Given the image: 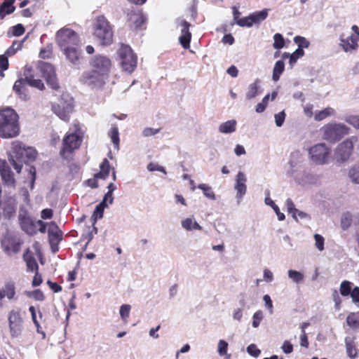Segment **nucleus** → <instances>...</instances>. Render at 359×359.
I'll list each match as a JSON object with an SVG mask.
<instances>
[{
    "label": "nucleus",
    "instance_id": "nucleus-1",
    "mask_svg": "<svg viewBox=\"0 0 359 359\" xmlns=\"http://www.w3.org/2000/svg\"><path fill=\"white\" fill-rule=\"evenodd\" d=\"M19 116L11 108L0 110V137L13 138L20 133Z\"/></svg>",
    "mask_w": 359,
    "mask_h": 359
},
{
    "label": "nucleus",
    "instance_id": "nucleus-2",
    "mask_svg": "<svg viewBox=\"0 0 359 359\" xmlns=\"http://www.w3.org/2000/svg\"><path fill=\"white\" fill-rule=\"evenodd\" d=\"M350 128L341 123H329L320 128L323 140L330 142H336L348 135Z\"/></svg>",
    "mask_w": 359,
    "mask_h": 359
},
{
    "label": "nucleus",
    "instance_id": "nucleus-3",
    "mask_svg": "<svg viewBox=\"0 0 359 359\" xmlns=\"http://www.w3.org/2000/svg\"><path fill=\"white\" fill-rule=\"evenodd\" d=\"M94 35L102 45H109L113 39L111 25L105 17L98 16L94 22Z\"/></svg>",
    "mask_w": 359,
    "mask_h": 359
},
{
    "label": "nucleus",
    "instance_id": "nucleus-4",
    "mask_svg": "<svg viewBox=\"0 0 359 359\" xmlns=\"http://www.w3.org/2000/svg\"><path fill=\"white\" fill-rule=\"evenodd\" d=\"M119 64L122 69L126 72L132 73L137 67V56L131 48L128 45L122 44L118 50Z\"/></svg>",
    "mask_w": 359,
    "mask_h": 359
},
{
    "label": "nucleus",
    "instance_id": "nucleus-5",
    "mask_svg": "<svg viewBox=\"0 0 359 359\" xmlns=\"http://www.w3.org/2000/svg\"><path fill=\"white\" fill-rule=\"evenodd\" d=\"M331 149L325 143H318L309 149L311 161L316 165L327 164L330 161Z\"/></svg>",
    "mask_w": 359,
    "mask_h": 359
},
{
    "label": "nucleus",
    "instance_id": "nucleus-6",
    "mask_svg": "<svg viewBox=\"0 0 359 359\" xmlns=\"http://www.w3.org/2000/svg\"><path fill=\"white\" fill-rule=\"evenodd\" d=\"M52 110L60 119L68 121L73 111V98L69 94H63L56 103L52 105Z\"/></svg>",
    "mask_w": 359,
    "mask_h": 359
},
{
    "label": "nucleus",
    "instance_id": "nucleus-7",
    "mask_svg": "<svg viewBox=\"0 0 359 359\" xmlns=\"http://www.w3.org/2000/svg\"><path fill=\"white\" fill-rule=\"evenodd\" d=\"M56 40L62 50L67 49L69 47L79 45L78 34L67 27H63L56 33Z\"/></svg>",
    "mask_w": 359,
    "mask_h": 359
},
{
    "label": "nucleus",
    "instance_id": "nucleus-8",
    "mask_svg": "<svg viewBox=\"0 0 359 359\" xmlns=\"http://www.w3.org/2000/svg\"><path fill=\"white\" fill-rule=\"evenodd\" d=\"M353 140L356 141L357 137H351L338 144L334 151L337 161L344 162L349 158L353 149Z\"/></svg>",
    "mask_w": 359,
    "mask_h": 359
},
{
    "label": "nucleus",
    "instance_id": "nucleus-9",
    "mask_svg": "<svg viewBox=\"0 0 359 359\" xmlns=\"http://www.w3.org/2000/svg\"><path fill=\"white\" fill-rule=\"evenodd\" d=\"M107 77L92 69L83 74L81 77L82 82L93 88H100L102 87Z\"/></svg>",
    "mask_w": 359,
    "mask_h": 359
},
{
    "label": "nucleus",
    "instance_id": "nucleus-10",
    "mask_svg": "<svg viewBox=\"0 0 359 359\" xmlns=\"http://www.w3.org/2000/svg\"><path fill=\"white\" fill-rule=\"evenodd\" d=\"M8 319L11 336L13 338L20 337L23 328L20 312L12 310L8 313Z\"/></svg>",
    "mask_w": 359,
    "mask_h": 359
},
{
    "label": "nucleus",
    "instance_id": "nucleus-11",
    "mask_svg": "<svg viewBox=\"0 0 359 359\" xmlns=\"http://www.w3.org/2000/svg\"><path fill=\"white\" fill-rule=\"evenodd\" d=\"M39 69L48 85L53 89H57L59 87L55 71L52 65L48 62H41L39 65Z\"/></svg>",
    "mask_w": 359,
    "mask_h": 359
},
{
    "label": "nucleus",
    "instance_id": "nucleus-12",
    "mask_svg": "<svg viewBox=\"0 0 359 359\" xmlns=\"http://www.w3.org/2000/svg\"><path fill=\"white\" fill-rule=\"evenodd\" d=\"M92 69L108 77L111 67V60L106 56L97 55L91 61Z\"/></svg>",
    "mask_w": 359,
    "mask_h": 359
},
{
    "label": "nucleus",
    "instance_id": "nucleus-13",
    "mask_svg": "<svg viewBox=\"0 0 359 359\" xmlns=\"http://www.w3.org/2000/svg\"><path fill=\"white\" fill-rule=\"evenodd\" d=\"M177 27H180L181 34L179 37L180 44L184 49L190 47L191 34L189 32L190 23L185 20L178 19L177 20Z\"/></svg>",
    "mask_w": 359,
    "mask_h": 359
},
{
    "label": "nucleus",
    "instance_id": "nucleus-14",
    "mask_svg": "<svg viewBox=\"0 0 359 359\" xmlns=\"http://www.w3.org/2000/svg\"><path fill=\"white\" fill-rule=\"evenodd\" d=\"M36 157V151L32 147H25L23 152V158L20 159L19 162L15 161L12 156H10L9 161L14 169L18 173H20L22 168V163H27V161H32Z\"/></svg>",
    "mask_w": 359,
    "mask_h": 359
},
{
    "label": "nucleus",
    "instance_id": "nucleus-15",
    "mask_svg": "<svg viewBox=\"0 0 359 359\" xmlns=\"http://www.w3.org/2000/svg\"><path fill=\"white\" fill-rule=\"evenodd\" d=\"M81 141V137L77 132L67 134L63 140L62 151L72 152L80 147Z\"/></svg>",
    "mask_w": 359,
    "mask_h": 359
},
{
    "label": "nucleus",
    "instance_id": "nucleus-16",
    "mask_svg": "<svg viewBox=\"0 0 359 359\" xmlns=\"http://www.w3.org/2000/svg\"><path fill=\"white\" fill-rule=\"evenodd\" d=\"M247 177L246 175L242 172L238 171L235 177L234 189L236 191V198L238 199V203H240L244 195L247 191Z\"/></svg>",
    "mask_w": 359,
    "mask_h": 359
},
{
    "label": "nucleus",
    "instance_id": "nucleus-17",
    "mask_svg": "<svg viewBox=\"0 0 359 359\" xmlns=\"http://www.w3.org/2000/svg\"><path fill=\"white\" fill-rule=\"evenodd\" d=\"M21 243L18 238L11 236H5L1 240V246L4 251L8 255L17 254L20 249Z\"/></svg>",
    "mask_w": 359,
    "mask_h": 359
},
{
    "label": "nucleus",
    "instance_id": "nucleus-18",
    "mask_svg": "<svg viewBox=\"0 0 359 359\" xmlns=\"http://www.w3.org/2000/svg\"><path fill=\"white\" fill-rule=\"evenodd\" d=\"M339 46L346 53L355 50L358 48V43L359 39L358 36H355V34H351L348 37H345V35L341 34L339 36Z\"/></svg>",
    "mask_w": 359,
    "mask_h": 359
},
{
    "label": "nucleus",
    "instance_id": "nucleus-19",
    "mask_svg": "<svg viewBox=\"0 0 359 359\" xmlns=\"http://www.w3.org/2000/svg\"><path fill=\"white\" fill-rule=\"evenodd\" d=\"M0 175L4 183L6 186L11 187H15V180L13 177V174L5 160L0 159Z\"/></svg>",
    "mask_w": 359,
    "mask_h": 359
},
{
    "label": "nucleus",
    "instance_id": "nucleus-20",
    "mask_svg": "<svg viewBox=\"0 0 359 359\" xmlns=\"http://www.w3.org/2000/svg\"><path fill=\"white\" fill-rule=\"evenodd\" d=\"M15 294V283L13 281L6 282L4 287L0 288V308L3 306L2 300L5 297L10 301L17 300Z\"/></svg>",
    "mask_w": 359,
    "mask_h": 359
},
{
    "label": "nucleus",
    "instance_id": "nucleus-21",
    "mask_svg": "<svg viewBox=\"0 0 359 359\" xmlns=\"http://www.w3.org/2000/svg\"><path fill=\"white\" fill-rule=\"evenodd\" d=\"M261 81L259 79H256L254 82L250 83L247 88L245 93V99L250 100L256 97V96L260 95L262 93L261 89Z\"/></svg>",
    "mask_w": 359,
    "mask_h": 359
},
{
    "label": "nucleus",
    "instance_id": "nucleus-22",
    "mask_svg": "<svg viewBox=\"0 0 359 359\" xmlns=\"http://www.w3.org/2000/svg\"><path fill=\"white\" fill-rule=\"evenodd\" d=\"M48 233L49 242L52 246L54 244H57L61 240L62 232L59 230L57 226L53 222L50 223Z\"/></svg>",
    "mask_w": 359,
    "mask_h": 359
},
{
    "label": "nucleus",
    "instance_id": "nucleus-23",
    "mask_svg": "<svg viewBox=\"0 0 359 359\" xmlns=\"http://www.w3.org/2000/svg\"><path fill=\"white\" fill-rule=\"evenodd\" d=\"M145 18L140 11H132L128 14L130 26L133 28H139L144 22Z\"/></svg>",
    "mask_w": 359,
    "mask_h": 359
},
{
    "label": "nucleus",
    "instance_id": "nucleus-24",
    "mask_svg": "<svg viewBox=\"0 0 359 359\" xmlns=\"http://www.w3.org/2000/svg\"><path fill=\"white\" fill-rule=\"evenodd\" d=\"M181 226L183 229L187 231L202 230V226L196 222L194 217L183 219L181 221Z\"/></svg>",
    "mask_w": 359,
    "mask_h": 359
},
{
    "label": "nucleus",
    "instance_id": "nucleus-25",
    "mask_svg": "<svg viewBox=\"0 0 359 359\" xmlns=\"http://www.w3.org/2000/svg\"><path fill=\"white\" fill-rule=\"evenodd\" d=\"M295 180L302 185L311 184L316 182V177L313 174L304 171L294 176Z\"/></svg>",
    "mask_w": 359,
    "mask_h": 359
},
{
    "label": "nucleus",
    "instance_id": "nucleus-26",
    "mask_svg": "<svg viewBox=\"0 0 359 359\" xmlns=\"http://www.w3.org/2000/svg\"><path fill=\"white\" fill-rule=\"evenodd\" d=\"M79 46H73L69 47L67 49H63V52L67 58L72 63L75 64L79 59L81 52L79 49Z\"/></svg>",
    "mask_w": 359,
    "mask_h": 359
},
{
    "label": "nucleus",
    "instance_id": "nucleus-27",
    "mask_svg": "<svg viewBox=\"0 0 359 359\" xmlns=\"http://www.w3.org/2000/svg\"><path fill=\"white\" fill-rule=\"evenodd\" d=\"M26 81L25 79H20L15 82L13 86V90L20 96V97L23 100H27L29 99V95L26 93V88L25 84Z\"/></svg>",
    "mask_w": 359,
    "mask_h": 359
},
{
    "label": "nucleus",
    "instance_id": "nucleus-28",
    "mask_svg": "<svg viewBox=\"0 0 359 359\" xmlns=\"http://www.w3.org/2000/svg\"><path fill=\"white\" fill-rule=\"evenodd\" d=\"M237 122L236 120H229L219 126L218 130L223 134H231L236 131Z\"/></svg>",
    "mask_w": 359,
    "mask_h": 359
},
{
    "label": "nucleus",
    "instance_id": "nucleus-29",
    "mask_svg": "<svg viewBox=\"0 0 359 359\" xmlns=\"http://www.w3.org/2000/svg\"><path fill=\"white\" fill-rule=\"evenodd\" d=\"M22 229L29 235L36 233L35 226L29 217H23L20 218Z\"/></svg>",
    "mask_w": 359,
    "mask_h": 359
},
{
    "label": "nucleus",
    "instance_id": "nucleus-30",
    "mask_svg": "<svg viewBox=\"0 0 359 359\" xmlns=\"http://www.w3.org/2000/svg\"><path fill=\"white\" fill-rule=\"evenodd\" d=\"M25 149V147L22 145V142L19 141L13 142L11 144V150L15 156H11L13 157V158H16L15 161L19 162L20 159L23 158V152Z\"/></svg>",
    "mask_w": 359,
    "mask_h": 359
},
{
    "label": "nucleus",
    "instance_id": "nucleus-31",
    "mask_svg": "<svg viewBox=\"0 0 359 359\" xmlns=\"http://www.w3.org/2000/svg\"><path fill=\"white\" fill-rule=\"evenodd\" d=\"M15 0H4L0 6V19L4 18L6 15L12 13L15 11L13 6Z\"/></svg>",
    "mask_w": 359,
    "mask_h": 359
},
{
    "label": "nucleus",
    "instance_id": "nucleus-32",
    "mask_svg": "<svg viewBox=\"0 0 359 359\" xmlns=\"http://www.w3.org/2000/svg\"><path fill=\"white\" fill-rule=\"evenodd\" d=\"M335 114V110L332 107H326L323 110L317 111L314 114V119L317 121L324 120L328 116H331Z\"/></svg>",
    "mask_w": 359,
    "mask_h": 359
},
{
    "label": "nucleus",
    "instance_id": "nucleus-33",
    "mask_svg": "<svg viewBox=\"0 0 359 359\" xmlns=\"http://www.w3.org/2000/svg\"><path fill=\"white\" fill-rule=\"evenodd\" d=\"M285 69V64L283 60H278L273 69L272 79L273 81H278L280 79V75Z\"/></svg>",
    "mask_w": 359,
    "mask_h": 359
},
{
    "label": "nucleus",
    "instance_id": "nucleus-34",
    "mask_svg": "<svg viewBox=\"0 0 359 359\" xmlns=\"http://www.w3.org/2000/svg\"><path fill=\"white\" fill-rule=\"evenodd\" d=\"M287 275L292 282L295 284H301L304 282V275L300 271L290 269L287 271Z\"/></svg>",
    "mask_w": 359,
    "mask_h": 359
},
{
    "label": "nucleus",
    "instance_id": "nucleus-35",
    "mask_svg": "<svg viewBox=\"0 0 359 359\" xmlns=\"http://www.w3.org/2000/svg\"><path fill=\"white\" fill-rule=\"evenodd\" d=\"M109 163L105 158L100 165V171L95 175V177L103 180L106 179L109 176Z\"/></svg>",
    "mask_w": 359,
    "mask_h": 359
},
{
    "label": "nucleus",
    "instance_id": "nucleus-36",
    "mask_svg": "<svg viewBox=\"0 0 359 359\" xmlns=\"http://www.w3.org/2000/svg\"><path fill=\"white\" fill-rule=\"evenodd\" d=\"M353 215L351 212H346L342 214L341 217V227L343 230H347L352 224Z\"/></svg>",
    "mask_w": 359,
    "mask_h": 359
},
{
    "label": "nucleus",
    "instance_id": "nucleus-37",
    "mask_svg": "<svg viewBox=\"0 0 359 359\" xmlns=\"http://www.w3.org/2000/svg\"><path fill=\"white\" fill-rule=\"evenodd\" d=\"M345 344L346 348V353L349 358H355L357 357V351L353 344V341L350 337H346Z\"/></svg>",
    "mask_w": 359,
    "mask_h": 359
},
{
    "label": "nucleus",
    "instance_id": "nucleus-38",
    "mask_svg": "<svg viewBox=\"0 0 359 359\" xmlns=\"http://www.w3.org/2000/svg\"><path fill=\"white\" fill-rule=\"evenodd\" d=\"M24 259L26 262L27 269L30 271H38L39 266L35 259L32 256L24 255Z\"/></svg>",
    "mask_w": 359,
    "mask_h": 359
},
{
    "label": "nucleus",
    "instance_id": "nucleus-39",
    "mask_svg": "<svg viewBox=\"0 0 359 359\" xmlns=\"http://www.w3.org/2000/svg\"><path fill=\"white\" fill-rule=\"evenodd\" d=\"M227 348L228 343L223 339L219 340L217 344V352L220 356H226L225 359H229L231 356L227 354Z\"/></svg>",
    "mask_w": 359,
    "mask_h": 359
},
{
    "label": "nucleus",
    "instance_id": "nucleus-40",
    "mask_svg": "<svg viewBox=\"0 0 359 359\" xmlns=\"http://www.w3.org/2000/svg\"><path fill=\"white\" fill-rule=\"evenodd\" d=\"M25 81L27 85L39 90H43L44 88V84L41 80L36 79L33 76H26Z\"/></svg>",
    "mask_w": 359,
    "mask_h": 359
},
{
    "label": "nucleus",
    "instance_id": "nucleus-41",
    "mask_svg": "<svg viewBox=\"0 0 359 359\" xmlns=\"http://www.w3.org/2000/svg\"><path fill=\"white\" fill-rule=\"evenodd\" d=\"M250 15L252 19L253 24H257L264 20L268 15V13L266 10H262L258 12L253 13L252 14Z\"/></svg>",
    "mask_w": 359,
    "mask_h": 359
},
{
    "label": "nucleus",
    "instance_id": "nucleus-42",
    "mask_svg": "<svg viewBox=\"0 0 359 359\" xmlns=\"http://www.w3.org/2000/svg\"><path fill=\"white\" fill-rule=\"evenodd\" d=\"M106 208L107 207L102 203H100L96 206L92 216L93 224H95L97 219H102L103 217V212Z\"/></svg>",
    "mask_w": 359,
    "mask_h": 359
},
{
    "label": "nucleus",
    "instance_id": "nucleus-43",
    "mask_svg": "<svg viewBox=\"0 0 359 359\" xmlns=\"http://www.w3.org/2000/svg\"><path fill=\"white\" fill-rule=\"evenodd\" d=\"M352 285L353 283L350 281H342L339 289L341 294L344 297L350 295L352 290Z\"/></svg>",
    "mask_w": 359,
    "mask_h": 359
},
{
    "label": "nucleus",
    "instance_id": "nucleus-44",
    "mask_svg": "<svg viewBox=\"0 0 359 359\" xmlns=\"http://www.w3.org/2000/svg\"><path fill=\"white\" fill-rule=\"evenodd\" d=\"M131 306L130 304H123L120 306L119 314L123 321L127 322Z\"/></svg>",
    "mask_w": 359,
    "mask_h": 359
},
{
    "label": "nucleus",
    "instance_id": "nucleus-45",
    "mask_svg": "<svg viewBox=\"0 0 359 359\" xmlns=\"http://www.w3.org/2000/svg\"><path fill=\"white\" fill-rule=\"evenodd\" d=\"M198 188L203 191L205 197L211 200H215V194L210 187L205 184H198Z\"/></svg>",
    "mask_w": 359,
    "mask_h": 359
},
{
    "label": "nucleus",
    "instance_id": "nucleus-46",
    "mask_svg": "<svg viewBox=\"0 0 359 359\" xmlns=\"http://www.w3.org/2000/svg\"><path fill=\"white\" fill-rule=\"evenodd\" d=\"M22 43H23V41H14L13 43L12 46L11 47H9L6 50L5 54L7 56H12V55H13L14 54H15L17 50L21 49Z\"/></svg>",
    "mask_w": 359,
    "mask_h": 359
},
{
    "label": "nucleus",
    "instance_id": "nucleus-47",
    "mask_svg": "<svg viewBox=\"0 0 359 359\" xmlns=\"http://www.w3.org/2000/svg\"><path fill=\"white\" fill-rule=\"evenodd\" d=\"M273 40L274 43L273 44V46L275 49H280L283 48L285 45V40L282 34L279 33H276L273 36Z\"/></svg>",
    "mask_w": 359,
    "mask_h": 359
},
{
    "label": "nucleus",
    "instance_id": "nucleus-48",
    "mask_svg": "<svg viewBox=\"0 0 359 359\" xmlns=\"http://www.w3.org/2000/svg\"><path fill=\"white\" fill-rule=\"evenodd\" d=\"M264 318V314L262 311L258 310L252 316V325L253 327L257 328L259 326L261 321Z\"/></svg>",
    "mask_w": 359,
    "mask_h": 359
},
{
    "label": "nucleus",
    "instance_id": "nucleus-49",
    "mask_svg": "<svg viewBox=\"0 0 359 359\" xmlns=\"http://www.w3.org/2000/svg\"><path fill=\"white\" fill-rule=\"evenodd\" d=\"M269 97H270L269 94H267L266 95H265L263 97L262 102L258 103L256 106V109H255L256 112L262 113L266 109V108L268 105V103H269Z\"/></svg>",
    "mask_w": 359,
    "mask_h": 359
},
{
    "label": "nucleus",
    "instance_id": "nucleus-50",
    "mask_svg": "<svg viewBox=\"0 0 359 359\" xmlns=\"http://www.w3.org/2000/svg\"><path fill=\"white\" fill-rule=\"evenodd\" d=\"M348 175L353 182L359 184V165L351 168Z\"/></svg>",
    "mask_w": 359,
    "mask_h": 359
},
{
    "label": "nucleus",
    "instance_id": "nucleus-51",
    "mask_svg": "<svg viewBox=\"0 0 359 359\" xmlns=\"http://www.w3.org/2000/svg\"><path fill=\"white\" fill-rule=\"evenodd\" d=\"M345 121L359 130V114L348 116L345 118Z\"/></svg>",
    "mask_w": 359,
    "mask_h": 359
},
{
    "label": "nucleus",
    "instance_id": "nucleus-52",
    "mask_svg": "<svg viewBox=\"0 0 359 359\" xmlns=\"http://www.w3.org/2000/svg\"><path fill=\"white\" fill-rule=\"evenodd\" d=\"M294 41L296 44L298 45V48H306L309 46V41L304 37L297 36L294 38Z\"/></svg>",
    "mask_w": 359,
    "mask_h": 359
},
{
    "label": "nucleus",
    "instance_id": "nucleus-53",
    "mask_svg": "<svg viewBox=\"0 0 359 359\" xmlns=\"http://www.w3.org/2000/svg\"><path fill=\"white\" fill-rule=\"evenodd\" d=\"M111 142L114 144V146L118 149L119 144V137H118V130L116 127L111 128L109 132Z\"/></svg>",
    "mask_w": 359,
    "mask_h": 359
},
{
    "label": "nucleus",
    "instance_id": "nucleus-54",
    "mask_svg": "<svg viewBox=\"0 0 359 359\" xmlns=\"http://www.w3.org/2000/svg\"><path fill=\"white\" fill-rule=\"evenodd\" d=\"M236 24L241 27H252L253 25V22L251 15L245 18H240L238 20H237Z\"/></svg>",
    "mask_w": 359,
    "mask_h": 359
},
{
    "label": "nucleus",
    "instance_id": "nucleus-55",
    "mask_svg": "<svg viewBox=\"0 0 359 359\" xmlns=\"http://www.w3.org/2000/svg\"><path fill=\"white\" fill-rule=\"evenodd\" d=\"M304 54V51L302 48H297L292 54L290 55V63L293 65L295 63L299 57H302Z\"/></svg>",
    "mask_w": 359,
    "mask_h": 359
},
{
    "label": "nucleus",
    "instance_id": "nucleus-56",
    "mask_svg": "<svg viewBox=\"0 0 359 359\" xmlns=\"http://www.w3.org/2000/svg\"><path fill=\"white\" fill-rule=\"evenodd\" d=\"M285 205L289 213L292 215V217L296 219L297 212L298 210L295 208L294 204L290 198H287L285 202Z\"/></svg>",
    "mask_w": 359,
    "mask_h": 359
},
{
    "label": "nucleus",
    "instance_id": "nucleus-57",
    "mask_svg": "<svg viewBox=\"0 0 359 359\" xmlns=\"http://www.w3.org/2000/svg\"><path fill=\"white\" fill-rule=\"evenodd\" d=\"M147 168L150 172L159 171L164 174H166L165 169L163 166H161L156 163H149L147 165Z\"/></svg>",
    "mask_w": 359,
    "mask_h": 359
},
{
    "label": "nucleus",
    "instance_id": "nucleus-58",
    "mask_svg": "<svg viewBox=\"0 0 359 359\" xmlns=\"http://www.w3.org/2000/svg\"><path fill=\"white\" fill-rule=\"evenodd\" d=\"M315 245L318 250L323 251L324 250V238L320 234L314 235Z\"/></svg>",
    "mask_w": 359,
    "mask_h": 359
},
{
    "label": "nucleus",
    "instance_id": "nucleus-59",
    "mask_svg": "<svg viewBox=\"0 0 359 359\" xmlns=\"http://www.w3.org/2000/svg\"><path fill=\"white\" fill-rule=\"evenodd\" d=\"M346 321L348 325L353 328L359 327V319L354 315H350L347 317Z\"/></svg>",
    "mask_w": 359,
    "mask_h": 359
},
{
    "label": "nucleus",
    "instance_id": "nucleus-60",
    "mask_svg": "<svg viewBox=\"0 0 359 359\" xmlns=\"http://www.w3.org/2000/svg\"><path fill=\"white\" fill-rule=\"evenodd\" d=\"M286 114L284 111L279 112L278 114H275V122L276 125L278 127H281L284 123Z\"/></svg>",
    "mask_w": 359,
    "mask_h": 359
},
{
    "label": "nucleus",
    "instance_id": "nucleus-61",
    "mask_svg": "<svg viewBox=\"0 0 359 359\" xmlns=\"http://www.w3.org/2000/svg\"><path fill=\"white\" fill-rule=\"evenodd\" d=\"M247 352L250 355L255 357V358L258 357L259 355V354L261 353V351L259 349H258L257 348L256 345L254 344H250L247 347Z\"/></svg>",
    "mask_w": 359,
    "mask_h": 359
},
{
    "label": "nucleus",
    "instance_id": "nucleus-62",
    "mask_svg": "<svg viewBox=\"0 0 359 359\" xmlns=\"http://www.w3.org/2000/svg\"><path fill=\"white\" fill-rule=\"evenodd\" d=\"M159 131V128H145L142 133L144 137H147L156 135Z\"/></svg>",
    "mask_w": 359,
    "mask_h": 359
},
{
    "label": "nucleus",
    "instance_id": "nucleus-63",
    "mask_svg": "<svg viewBox=\"0 0 359 359\" xmlns=\"http://www.w3.org/2000/svg\"><path fill=\"white\" fill-rule=\"evenodd\" d=\"M12 32L13 36H19L24 34L25 28L21 24H18L12 27Z\"/></svg>",
    "mask_w": 359,
    "mask_h": 359
},
{
    "label": "nucleus",
    "instance_id": "nucleus-64",
    "mask_svg": "<svg viewBox=\"0 0 359 359\" xmlns=\"http://www.w3.org/2000/svg\"><path fill=\"white\" fill-rule=\"evenodd\" d=\"M353 302L359 306V287H355L350 294Z\"/></svg>",
    "mask_w": 359,
    "mask_h": 359
}]
</instances>
